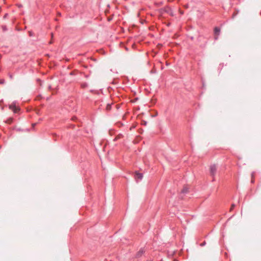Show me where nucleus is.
I'll return each instance as SVG.
<instances>
[{
    "label": "nucleus",
    "mask_w": 261,
    "mask_h": 261,
    "mask_svg": "<svg viewBox=\"0 0 261 261\" xmlns=\"http://www.w3.org/2000/svg\"><path fill=\"white\" fill-rule=\"evenodd\" d=\"M9 109L13 111L14 113H17L20 111V108L16 106V101H13L9 107Z\"/></svg>",
    "instance_id": "1"
},
{
    "label": "nucleus",
    "mask_w": 261,
    "mask_h": 261,
    "mask_svg": "<svg viewBox=\"0 0 261 261\" xmlns=\"http://www.w3.org/2000/svg\"><path fill=\"white\" fill-rule=\"evenodd\" d=\"M217 172V167L216 165L214 164L210 166V175L213 177V181L215 180V175H216Z\"/></svg>",
    "instance_id": "2"
},
{
    "label": "nucleus",
    "mask_w": 261,
    "mask_h": 261,
    "mask_svg": "<svg viewBox=\"0 0 261 261\" xmlns=\"http://www.w3.org/2000/svg\"><path fill=\"white\" fill-rule=\"evenodd\" d=\"M135 178L136 180H140L143 178V174L136 172L135 174Z\"/></svg>",
    "instance_id": "3"
},
{
    "label": "nucleus",
    "mask_w": 261,
    "mask_h": 261,
    "mask_svg": "<svg viewBox=\"0 0 261 261\" xmlns=\"http://www.w3.org/2000/svg\"><path fill=\"white\" fill-rule=\"evenodd\" d=\"M220 32V29L218 27H215L214 29V34L215 36H219Z\"/></svg>",
    "instance_id": "4"
},
{
    "label": "nucleus",
    "mask_w": 261,
    "mask_h": 261,
    "mask_svg": "<svg viewBox=\"0 0 261 261\" xmlns=\"http://www.w3.org/2000/svg\"><path fill=\"white\" fill-rule=\"evenodd\" d=\"M188 192V188L187 187H184L181 190V193L182 194H186Z\"/></svg>",
    "instance_id": "5"
},
{
    "label": "nucleus",
    "mask_w": 261,
    "mask_h": 261,
    "mask_svg": "<svg viewBox=\"0 0 261 261\" xmlns=\"http://www.w3.org/2000/svg\"><path fill=\"white\" fill-rule=\"evenodd\" d=\"M144 252V250L143 249H141L137 253V257H139L140 256L142 255V254L143 253V252Z\"/></svg>",
    "instance_id": "6"
},
{
    "label": "nucleus",
    "mask_w": 261,
    "mask_h": 261,
    "mask_svg": "<svg viewBox=\"0 0 261 261\" xmlns=\"http://www.w3.org/2000/svg\"><path fill=\"white\" fill-rule=\"evenodd\" d=\"M13 121V119L12 118H8L6 121L5 122L8 124H11L12 123Z\"/></svg>",
    "instance_id": "7"
},
{
    "label": "nucleus",
    "mask_w": 261,
    "mask_h": 261,
    "mask_svg": "<svg viewBox=\"0 0 261 261\" xmlns=\"http://www.w3.org/2000/svg\"><path fill=\"white\" fill-rule=\"evenodd\" d=\"M255 174V172H252L251 173V182L252 183H253L254 182V175Z\"/></svg>",
    "instance_id": "8"
},
{
    "label": "nucleus",
    "mask_w": 261,
    "mask_h": 261,
    "mask_svg": "<svg viewBox=\"0 0 261 261\" xmlns=\"http://www.w3.org/2000/svg\"><path fill=\"white\" fill-rule=\"evenodd\" d=\"M106 109L107 110H110L111 109V104L108 103L107 105Z\"/></svg>",
    "instance_id": "9"
},
{
    "label": "nucleus",
    "mask_w": 261,
    "mask_h": 261,
    "mask_svg": "<svg viewBox=\"0 0 261 261\" xmlns=\"http://www.w3.org/2000/svg\"><path fill=\"white\" fill-rule=\"evenodd\" d=\"M2 28L3 32H5V31H7V28L6 25H2Z\"/></svg>",
    "instance_id": "10"
},
{
    "label": "nucleus",
    "mask_w": 261,
    "mask_h": 261,
    "mask_svg": "<svg viewBox=\"0 0 261 261\" xmlns=\"http://www.w3.org/2000/svg\"><path fill=\"white\" fill-rule=\"evenodd\" d=\"M5 80L4 79H0V84H3L5 83Z\"/></svg>",
    "instance_id": "11"
},
{
    "label": "nucleus",
    "mask_w": 261,
    "mask_h": 261,
    "mask_svg": "<svg viewBox=\"0 0 261 261\" xmlns=\"http://www.w3.org/2000/svg\"><path fill=\"white\" fill-rule=\"evenodd\" d=\"M9 77L11 79H13V75L11 73H9Z\"/></svg>",
    "instance_id": "12"
},
{
    "label": "nucleus",
    "mask_w": 261,
    "mask_h": 261,
    "mask_svg": "<svg viewBox=\"0 0 261 261\" xmlns=\"http://www.w3.org/2000/svg\"><path fill=\"white\" fill-rule=\"evenodd\" d=\"M234 206H235V204H232L231 205V207L230 208V210H232L234 208Z\"/></svg>",
    "instance_id": "13"
},
{
    "label": "nucleus",
    "mask_w": 261,
    "mask_h": 261,
    "mask_svg": "<svg viewBox=\"0 0 261 261\" xmlns=\"http://www.w3.org/2000/svg\"><path fill=\"white\" fill-rule=\"evenodd\" d=\"M206 244V242L205 241H204L203 242L201 243V244H200L199 245H205Z\"/></svg>",
    "instance_id": "14"
},
{
    "label": "nucleus",
    "mask_w": 261,
    "mask_h": 261,
    "mask_svg": "<svg viewBox=\"0 0 261 261\" xmlns=\"http://www.w3.org/2000/svg\"><path fill=\"white\" fill-rule=\"evenodd\" d=\"M29 35L30 36H33V33L32 32H29Z\"/></svg>",
    "instance_id": "15"
},
{
    "label": "nucleus",
    "mask_w": 261,
    "mask_h": 261,
    "mask_svg": "<svg viewBox=\"0 0 261 261\" xmlns=\"http://www.w3.org/2000/svg\"><path fill=\"white\" fill-rule=\"evenodd\" d=\"M218 36H215V40H217V39H218Z\"/></svg>",
    "instance_id": "16"
},
{
    "label": "nucleus",
    "mask_w": 261,
    "mask_h": 261,
    "mask_svg": "<svg viewBox=\"0 0 261 261\" xmlns=\"http://www.w3.org/2000/svg\"><path fill=\"white\" fill-rule=\"evenodd\" d=\"M8 15V14H6L4 16V18H6Z\"/></svg>",
    "instance_id": "17"
},
{
    "label": "nucleus",
    "mask_w": 261,
    "mask_h": 261,
    "mask_svg": "<svg viewBox=\"0 0 261 261\" xmlns=\"http://www.w3.org/2000/svg\"><path fill=\"white\" fill-rule=\"evenodd\" d=\"M36 123H33L32 124L33 126L34 127L36 125Z\"/></svg>",
    "instance_id": "18"
},
{
    "label": "nucleus",
    "mask_w": 261,
    "mask_h": 261,
    "mask_svg": "<svg viewBox=\"0 0 261 261\" xmlns=\"http://www.w3.org/2000/svg\"><path fill=\"white\" fill-rule=\"evenodd\" d=\"M37 81L39 82H41V80L40 79H37Z\"/></svg>",
    "instance_id": "19"
},
{
    "label": "nucleus",
    "mask_w": 261,
    "mask_h": 261,
    "mask_svg": "<svg viewBox=\"0 0 261 261\" xmlns=\"http://www.w3.org/2000/svg\"><path fill=\"white\" fill-rule=\"evenodd\" d=\"M3 99H2V100H0V103H1L2 102H3Z\"/></svg>",
    "instance_id": "20"
}]
</instances>
